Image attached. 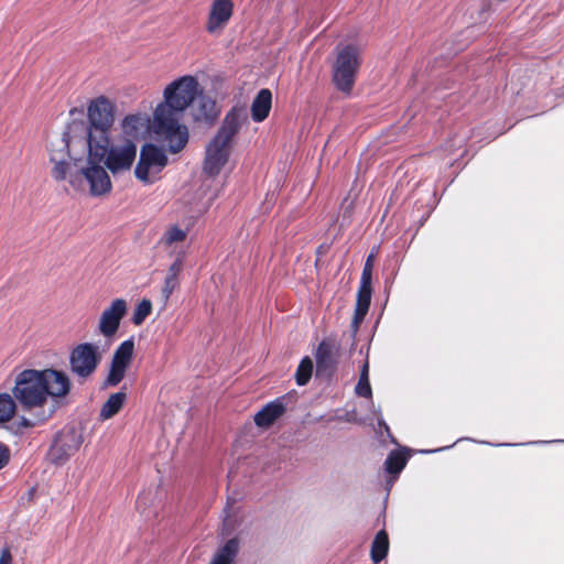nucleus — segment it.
<instances>
[{
    "label": "nucleus",
    "instance_id": "nucleus-17",
    "mask_svg": "<svg viewBox=\"0 0 564 564\" xmlns=\"http://www.w3.org/2000/svg\"><path fill=\"white\" fill-rule=\"evenodd\" d=\"M285 412V405L280 399L265 404L256 415L254 423L259 427H269L275 420L282 416Z\"/></svg>",
    "mask_w": 564,
    "mask_h": 564
},
{
    "label": "nucleus",
    "instance_id": "nucleus-5",
    "mask_svg": "<svg viewBox=\"0 0 564 564\" xmlns=\"http://www.w3.org/2000/svg\"><path fill=\"white\" fill-rule=\"evenodd\" d=\"M87 149L90 150L91 161L104 163L113 174L130 170L137 156V144L129 138L111 142L108 135L105 142L96 141Z\"/></svg>",
    "mask_w": 564,
    "mask_h": 564
},
{
    "label": "nucleus",
    "instance_id": "nucleus-1",
    "mask_svg": "<svg viewBox=\"0 0 564 564\" xmlns=\"http://www.w3.org/2000/svg\"><path fill=\"white\" fill-rule=\"evenodd\" d=\"M199 84L192 75L170 83L153 113L152 130L156 140L172 154L180 153L188 143V129L181 123L185 110L199 94Z\"/></svg>",
    "mask_w": 564,
    "mask_h": 564
},
{
    "label": "nucleus",
    "instance_id": "nucleus-7",
    "mask_svg": "<svg viewBox=\"0 0 564 564\" xmlns=\"http://www.w3.org/2000/svg\"><path fill=\"white\" fill-rule=\"evenodd\" d=\"M167 163L169 159L163 149L153 143H145L140 150L134 175L144 185L153 184Z\"/></svg>",
    "mask_w": 564,
    "mask_h": 564
},
{
    "label": "nucleus",
    "instance_id": "nucleus-19",
    "mask_svg": "<svg viewBox=\"0 0 564 564\" xmlns=\"http://www.w3.org/2000/svg\"><path fill=\"white\" fill-rule=\"evenodd\" d=\"M127 401V393L124 388L122 390L110 394L108 400L104 403L100 409L99 416L101 420H108L113 417L120 412Z\"/></svg>",
    "mask_w": 564,
    "mask_h": 564
},
{
    "label": "nucleus",
    "instance_id": "nucleus-14",
    "mask_svg": "<svg viewBox=\"0 0 564 564\" xmlns=\"http://www.w3.org/2000/svg\"><path fill=\"white\" fill-rule=\"evenodd\" d=\"M128 311L127 301L116 299L105 308L100 315L98 323V332L105 338H112L119 330L120 323Z\"/></svg>",
    "mask_w": 564,
    "mask_h": 564
},
{
    "label": "nucleus",
    "instance_id": "nucleus-4",
    "mask_svg": "<svg viewBox=\"0 0 564 564\" xmlns=\"http://www.w3.org/2000/svg\"><path fill=\"white\" fill-rule=\"evenodd\" d=\"M116 105L107 97L99 96L93 99L87 109L88 124L85 122L74 121L68 127V132L82 128L86 133L87 145L98 142H105L106 138L110 134L111 128L115 122Z\"/></svg>",
    "mask_w": 564,
    "mask_h": 564
},
{
    "label": "nucleus",
    "instance_id": "nucleus-22",
    "mask_svg": "<svg viewBox=\"0 0 564 564\" xmlns=\"http://www.w3.org/2000/svg\"><path fill=\"white\" fill-rule=\"evenodd\" d=\"M239 551V541L237 538L229 539L220 547L212 560L210 564H232Z\"/></svg>",
    "mask_w": 564,
    "mask_h": 564
},
{
    "label": "nucleus",
    "instance_id": "nucleus-26",
    "mask_svg": "<svg viewBox=\"0 0 564 564\" xmlns=\"http://www.w3.org/2000/svg\"><path fill=\"white\" fill-rule=\"evenodd\" d=\"M187 235V229H183L178 225H173L164 231L160 242L166 247H170L174 243L185 241Z\"/></svg>",
    "mask_w": 564,
    "mask_h": 564
},
{
    "label": "nucleus",
    "instance_id": "nucleus-30",
    "mask_svg": "<svg viewBox=\"0 0 564 564\" xmlns=\"http://www.w3.org/2000/svg\"><path fill=\"white\" fill-rule=\"evenodd\" d=\"M152 312V303L148 299H143L137 307L134 308L133 315H132V323L137 326L143 324V322L147 319V317Z\"/></svg>",
    "mask_w": 564,
    "mask_h": 564
},
{
    "label": "nucleus",
    "instance_id": "nucleus-33",
    "mask_svg": "<svg viewBox=\"0 0 564 564\" xmlns=\"http://www.w3.org/2000/svg\"><path fill=\"white\" fill-rule=\"evenodd\" d=\"M12 563V554L8 546H4L0 551V564H11Z\"/></svg>",
    "mask_w": 564,
    "mask_h": 564
},
{
    "label": "nucleus",
    "instance_id": "nucleus-20",
    "mask_svg": "<svg viewBox=\"0 0 564 564\" xmlns=\"http://www.w3.org/2000/svg\"><path fill=\"white\" fill-rule=\"evenodd\" d=\"M56 409H57L56 404H50L47 406V409L35 410L33 412H29L32 415V417L29 419V417L22 416L19 421V426L24 427V429H32V427L42 425L45 422H47L50 419L53 417V415L56 412Z\"/></svg>",
    "mask_w": 564,
    "mask_h": 564
},
{
    "label": "nucleus",
    "instance_id": "nucleus-36",
    "mask_svg": "<svg viewBox=\"0 0 564 564\" xmlns=\"http://www.w3.org/2000/svg\"><path fill=\"white\" fill-rule=\"evenodd\" d=\"M360 324L361 323H356V321H351V324H350V336H351V339H352V343H351V347L355 348L356 346V336H357V333L359 330V327H360Z\"/></svg>",
    "mask_w": 564,
    "mask_h": 564
},
{
    "label": "nucleus",
    "instance_id": "nucleus-31",
    "mask_svg": "<svg viewBox=\"0 0 564 564\" xmlns=\"http://www.w3.org/2000/svg\"><path fill=\"white\" fill-rule=\"evenodd\" d=\"M375 254L371 252L365 262L360 281L372 282V270H373Z\"/></svg>",
    "mask_w": 564,
    "mask_h": 564
},
{
    "label": "nucleus",
    "instance_id": "nucleus-25",
    "mask_svg": "<svg viewBox=\"0 0 564 564\" xmlns=\"http://www.w3.org/2000/svg\"><path fill=\"white\" fill-rule=\"evenodd\" d=\"M408 463V456L405 453L400 451H392L386 462V470L391 475H398L402 471Z\"/></svg>",
    "mask_w": 564,
    "mask_h": 564
},
{
    "label": "nucleus",
    "instance_id": "nucleus-2",
    "mask_svg": "<svg viewBox=\"0 0 564 564\" xmlns=\"http://www.w3.org/2000/svg\"><path fill=\"white\" fill-rule=\"evenodd\" d=\"M72 382L63 370L53 368L24 369L15 376L11 390L21 409L26 412L47 409L67 397Z\"/></svg>",
    "mask_w": 564,
    "mask_h": 564
},
{
    "label": "nucleus",
    "instance_id": "nucleus-15",
    "mask_svg": "<svg viewBox=\"0 0 564 564\" xmlns=\"http://www.w3.org/2000/svg\"><path fill=\"white\" fill-rule=\"evenodd\" d=\"M234 12V3L231 0H214L210 6L206 30L209 33L224 28L230 20Z\"/></svg>",
    "mask_w": 564,
    "mask_h": 564
},
{
    "label": "nucleus",
    "instance_id": "nucleus-29",
    "mask_svg": "<svg viewBox=\"0 0 564 564\" xmlns=\"http://www.w3.org/2000/svg\"><path fill=\"white\" fill-rule=\"evenodd\" d=\"M371 295H372V282L360 281L358 292H357L356 306L369 310L370 303H371Z\"/></svg>",
    "mask_w": 564,
    "mask_h": 564
},
{
    "label": "nucleus",
    "instance_id": "nucleus-13",
    "mask_svg": "<svg viewBox=\"0 0 564 564\" xmlns=\"http://www.w3.org/2000/svg\"><path fill=\"white\" fill-rule=\"evenodd\" d=\"M82 436L75 429L64 430L58 433L50 449V455L54 464H62L74 455L80 447Z\"/></svg>",
    "mask_w": 564,
    "mask_h": 564
},
{
    "label": "nucleus",
    "instance_id": "nucleus-32",
    "mask_svg": "<svg viewBox=\"0 0 564 564\" xmlns=\"http://www.w3.org/2000/svg\"><path fill=\"white\" fill-rule=\"evenodd\" d=\"M10 457L11 452L9 446L0 442V470L9 464Z\"/></svg>",
    "mask_w": 564,
    "mask_h": 564
},
{
    "label": "nucleus",
    "instance_id": "nucleus-38",
    "mask_svg": "<svg viewBox=\"0 0 564 564\" xmlns=\"http://www.w3.org/2000/svg\"><path fill=\"white\" fill-rule=\"evenodd\" d=\"M34 494H35V488H31V489L29 490V492H28V495H29V499H30V500L33 498Z\"/></svg>",
    "mask_w": 564,
    "mask_h": 564
},
{
    "label": "nucleus",
    "instance_id": "nucleus-8",
    "mask_svg": "<svg viewBox=\"0 0 564 564\" xmlns=\"http://www.w3.org/2000/svg\"><path fill=\"white\" fill-rule=\"evenodd\" d=\"M70 138V133L66 131L62 137L51 142L50 162L53 164L51 171L52 177L56 182L68 180L74 186L75 177L72 167L76 165L77 160L72 158L69 153Z\"/></svg>",
    "mask_w": 564,
    "mask_h": 564
},
{
    "label": "nucleus",
    "instance_id": "nucleus-34",
    "mask_svg": "<svg viewBox=\"0 0 564 564\" xmlns=\"http://www.w3.org/2000/svg\"><path fill=\"white\" fill-rule=\"evenodd\" d=\"M369 310L355 306L352 319L362 323Z\"/></svg>",
    "mask_w": 564,
    "mask_h": 564
},
{
    "label": "nucleus",
    "instance_id": "nucleus-10",
    "mask_svg": "<svg viewBox=\"0 0 564 564\" xmlns=\"http://www.w3.org/2000/svg\"><path fill=\"white\" fill-rule=\"evenodd\" d=\"M134 354V340L129 338L122 341L115 350L109 372L104 380V388L117 387L126 377L127 370L132 364Z\"/></svg>",
    "mask_w": 564,
    "mask_h": 564
},
{
    "label": "nucleus",
    "instance_id": "nucleus-12",
    "mask_svg": "<svg viewBox=\"0 0 564 564\" xmlns=\"http://www.w3.org/2000/svg\"><path fill=\"white\" fill-rule=\"evenodd\" d=\"M77 174L87 180L93 196L105 195L111 191V181L105 170L104 163H95L91 161L90 150H88L87 166L80 167Z\"/></svg>",
    "mask_w": 564,
    "mask_h": 564
},
{
    "label": "nucleus",
    "instance_id": "nucleus-37",
    "mask_svg": "<svg viewBox=\"0 0 564 564\" xmlns=\"http://www.w3.org/2000/svg\"><path fill=\"white\" fill-rule=\"evenodd\" d=\"M234 502H235V499H232V498L228 497V498H227V506H226V509H228L229 507H231Z\"/></svg>",
    "mask_w": 564,
    "mask_h": 564
},
{
    "label": "nucleus",
    "instance_id": "nucleus-11",
    "mask_svg": "<svg viewBox=\"0 0 564 564\" xmlns=\"http://www.w3.org/2000/svg\"><path fill=\"white\" fill-rule=\"evenodd\" d=\"M340 356V345L335 336L324 338L317 346L316 373L317 376L332 377L337 368Z\"/></svg>",
    "mask_w": 564,
    "mask_h": 564
},
{
    "label": "nucleus",
    "instance_id": "nucleus-3",
    "mask_svg": "<svg viewBox=\"0 0 564 564\" xmlns=\"http://www.w3.org/2000/svg\"><path fill=\"white\" fill-rule=\"evenodd\" d=\"M248 122V115L242 107H232L225 116L219 130L206 148L203 170L212 177L217 176L228 162L234 138L242 124Z\"/></svg>",
    "mask_w": 564,
    "mask_h": 564
},
{
    "label": "nucleus",
    "instance_id": "nucleus-6",
    "mask_svg": "<svg viewBox=\"0 0 564 564\" xmlns=\"http://www.w3.org/2000/svg\"><path fill=\"white\" fill-rule=\"evenodd\" d=\"M360 64L357 46L346 45L339 51L333 68V82L339 91L347 95L351 93Z\"/></svg>",
    "mask_w": 564,
    "mask_h": 564
},
{
    "label": "nucleus",
    "instance_id": "nucleus-9",
    "mask_svg": "<svg viewBox=\"0 0 564 564\" xmlns=\"http://www.w3.org/2000/svg\"><path fill=\"white\" fill-rule=\"evenodd\" d=\"M101 361L98 346L83 343L75 346L69 354L70 371L80 379L89 378Z\"/></svg>",
    "mask_w": 564,
    "mask_h": 564
},
{
    "label": "nucleus",
    "instance_id": "nucleus-28",
    "mask_svg": "<svg viewBox=\"0 0 564 564\" xmlns=\"http://www.w3.org/2000/svg\"><path fill=\"white\" fill-rule=\"evenodd\" d=\"M356 394L362 398H371L372 390L369 381V362L365 361L360 369L358 383L355 388Z\"/></svg>",
    "mask_w": 564,
    "mask_h": 564
},
{
    "label": "nucleus",
    "instance_id": "nucleus-21",
    "mask_svg": "<svg viewBox=\"0 0 564 564\" xmlns=\"http://www.w3.org/2000/svg\"><path fill=\"white\" fill-rule=\"evenodd\" d=\"M389 551V536L386 530H380L371 544V560L375 564H379L382 560L386 558Z\"/></svg>",
    "mask_w": 564,
    "mask_h": 564
},
{
    "label": "nucleus",
    "instance_id": "nucleus-16",
    "mask_svg": "<svg viewBox=\"0 0 564 564\" xmlns=\"http://www.w3.org/2000/svg\"><path fill=\"white\" fill-rule=\"evenodd\" d=\"M183 258L178 256L174 262L169 267L164 283L161 290V296L166 304L173 292L180 286V275L183 271Z\"/></svg>",
    "mask_w": 564,
    "mask_h": 564
},
{
    "label": "nucleus",
    "instance_id": "nucleus-27",
    "mask_svg": "<svg viewBox=\"0 0 564 564\" xmlns=\"http://www.w3.org/2000/svg\"><path fill=\"white\" fill-rule=\"evenodd\" d=\"M313 373V361L308 356H305L300 361L295 371V382L297 386H305L312 378Z\"/></svg>",
    "mask_w": 564,
    "mask_h": 564
},
{
    "label": "nucleus",
    "instance_id": "nucleus-23",
    "mask_svg": "<svg viewBox=\"0 0 564 564\" xmlns=\"http://www.w3.org/2000/svg\"><path fill=\"white\" fill-rule=\"evenodd\" d=\"M18 401L13 394L0 393V424L9 422L15 414Z\"/></svg>",
    "mask_w": 564,
    "mask_h": 564
},
{
    "label": "nucleus",
    "instance_id": "nucleus-18",
    "mask_svg": "<svg viewBox=\"0 0 564 564\" xmlns=\"http://www.w3.org/2000/svg\"><path fill=\"white\" fill-rule=\"evenodd\" d=\"M272 107V93L268 88H262L254 97L251 104V117L256 122H262L270 113Z\"/></svg>",
    "mask_w": 564,
    "mask_h": 564
},
{
    "label": "nucleus",
    "instance_id": "nucleus-24",
    "mask_svg": "<svg viewBox=\"0 0 564 564\" xmlns=\"http://www.w3.org/2000/svg\"><path fill=\"white\" fill-rule=\"evenodd\" d=\"M145 126V119L137 115H128L122 120V130L129 137H138Z\"/></svg>",
    "mask_w": 564,
    "mask_h": 564
},
{
    "label": "nucleus",
    "instance_id": "nucleus-35",
    "mask_svg": "<svg viewBox=\"0 0 564 564\" xmlns=\"http://www.w3.org/2000/svg\"><path fill=\"white\" fill-rule=\"evenodd\" d=\"M467 139H468V138H467V137H465V135H464V137H460V138H455V139H454V143L449 145V150H451V152H454V151H456L457 149L463 148V147L466 144Z\"/></svg>",
    "mask_w": 564,
    "mask_h": 564
}]
</instances>
